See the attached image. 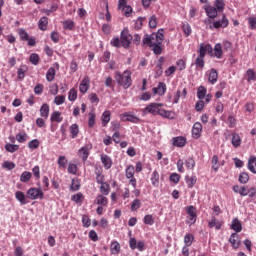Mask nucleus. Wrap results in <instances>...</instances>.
Masks as SVG:
<instances>
[{
    "label": "nucleus",
    "mask_w": 256,
    "mask_h": 256,
    "mask_svg": "<svg viewBox=\"0 0 256 256\" xmlns=\"http://www.w3.org/2000/svg\"><path fill=\"white\" fill-rule=\"evenodd\" d=\"M198 56L195 59L194 65L196 69H204L205 68V55H210L213 57V46L211 44H205L202 43L199 46V49L197 51Z\"/></svg>",
    "instance_id": "1"
},
{
    "label": "nucleus",
    "mask_w": 256,
    "mask_h": 256,
    "mask_svg": "<svg viewBox=\"0 0 256 256\" xmlns=\"http://www.w3.org/2000/svg\"><path fill=\"white\" fill-rule=\"evenodd\" d=\"M115 80L117 81L118 85L120 87H123V89H129L131 85H133V80L131 79V71L126 70L122 74L121 72L115 73Z\"/></svg>",
    "instance_id": "2"
},
{
    "label": "nucleus",
    "mask_w": 256,
    "mask_h": 256,
    "mask_svg": "<svg viewBox=\"0 0 256 256\" xmlns=\"http://www.w3.org/2000/svg\"><path fill=\"white\" fill-rule=\"evenodd\" d=\"M17 33L22 41H27L28 47H35V45H37L35 37H30L29 33H27V30H25L24 28H19L17 30Z\"/></svg>",
    "instance_id": "3"
},
{
    "label": "nucleus",
    "mask_w": 256,
    "mask_h": 256,
    "mask_svg": "<svg viewBox=\"0 0 256 256\" xmlns=\"http://www.w3.org/2000/svg\"><path fill=\"white\" fill-rule=\"evenodd\" d=\"M120 41H121V45L124 49H129V47H131V41H133V36H131V34H129L128 29L122 30V32L120 34Z\"/></svg>",
    "instance_id": "4"
},
{
    "label": "nucleus",
    "mask_w": 256,
    "mask_h": 256,
    "mask_svg": "<svg viewBox=\"0 0 256 256\" xmlns=\"http://www.w3.org/2000/svg\"><path fill=\"white\" fill-rule=\"evenodd\" d=\"M27 197L28 199L35 201L37 199H43L45 197V194L43 193V190H41V188H29L27 191Z\"/></svg>",
    "instance_id": "5"
},
{
    "label": "nucleus",
    "mask_w": 256,
    "mask_h": 256,
    "mask_svg": "<svg viewBox=\"0 0 256 256\" xmlns=\"http://www.w3.org/2000/svg\"><path fill=\"white\" fill-rule=\"evenodd\" d=\"M126 178L130 179L129 184L132 185L134 189L137 188V179L135 178V166L129 165L126 168Z\"/></svg>",
    "instance_id": "6"
},
{
    "label": "nucleus",
    "mask_w": 256,
    "mask_h": 256,
    "mask_svg": "<svg viewBox=\"0 0 256 256\" xmlns=\"http://www.w3.org/2000/svg\"><path fill=\"white\" fill-rule=\"evenodd\" d=\"M160 107H163L162 103H150L143 109L144 115H158Z\"/></svg>",
    "instance_id": "7"
},
{
    "label": "nucleus",
    "mask_w": 256,
    "mask_h": 256,
    "mask_svg": "<svg viewBox=\"0 0 256 256\" xmlns=\"http://www.w3.org/2000/svg\"><path fill=\"white\" fill-rule=\"evenodd\" d=\"M187 215L188 220L186 221V223L188 225H195V223L197 222V208H195V206H188Z\"/></svg>",
    "instance_id": "8"
},
{
    "label": "nucleus",
    "mask_w": 256,
    "mask_h": 256,
    "mask_svg": "<svg viewBox=\"0 0 256 256\" xmlns=\"http://www.w3.org/2000/svg\"><path fill=\"white\" fill-rule=\"evenodd\" d=\"M91 87V78L89 76H85L79 85V91L83 95L89 91V88Z\"/></svg>",
    "instance_id": "9"
},
{
    "label": "nucleus",
    "mask_w": 256,
    "mask_h": 256,
    "mask_svg": "<svg viewBox=\"0 0 256 256\" xmlns=\"http://www.w3.org/2000/svg\"><path fill=\"white\" fill-rule=\"evenodd\" d=\"M203 133V124L201 122H196L192 126V137L193 139H200Z\"/></svg>",
    "instance_id": "10"
},
{
    "label": "nucleus",
    "mask_w": 256,
    "mask_h": 256,
    "mask_svg": "<svg viewBox=\"0 0 256 256\" xmlns=\"http://www.w3.org/2000/svg\"><path fill=\"white\" fill-rule=\"evenodd\" d=\"M206 75L208 77V82L211 83V85H215L219 79V72H217V69L212 68L210 71L206 72Z\"/></svg>",
    "instance_id": "11"
},
{
    "label": "nucleus",
    "mask_w": 256,
    "mask_h": 256,
    "mask_svg": "<svg viewBox=\"0 0 256 256\" xmlns=\"http://www.w3.org/2000/svg\"><path fill=\"white\" fill-rule=\"evenodd\" d=\"M152 92L154 95H159L160 97H163L165 93H167V85L164 82H159L157 87H154L152 89Z\"/></svg>",
    "instance_id": "12"
},
{
    "label": "nucleus",
    "mask_w": 256,
    "mask_h": 256,
    "mask_svg": "<svg viewBox=\"0 0 256 256\" xmlns=\"http://www.w3.org/2000/svg\"><path fill=\"white\" fill-rule=\"evenodd\" d=\"M173 147L183 148L187 145V138L185 136H177L172 138Z\"/></svg>",
    "instance_id": "13"
},
{
    "label": "nucleus",
    "mask_w": 256,
    "mask_h": 256,
    "mask_svg": "<svg viewBox=\"0 0 256 256\" xmlns=\"http://www.w3.org/2000/svg\"><path fill=\"white\" fill-rule=\"evenodd\" d=\"M229 26V20L227 19V16H225V14L222 15V19L221 20H218V21H215L213 23V28L214 29H225V27H228Z\"/></svg>",
    "instance_id": "14"
},
{
    "label": "nucleus",
    "mask_w": 256,
    "mask_h": 256,
    "mask_svg": "<svg viewBox=\"0 0 256 256\" xmlns=\"http://www.w3.org/2000/svg\"><path fill=\"white\" fill-rule=\"evenodd\" d=\"M120 119L122 121H129L130 123H139V118L133 114H131L130 112H125L123 114L120 115Z\"/></svg>",
    "instance_id": "15"
},
{
    "label": "nucleus",
    "mask_w": 256,
    "mask_h": 256,
    "mask_svg": "<svg viewBox=\"0 0 256 256\" xmlns=\"http://www.w3.org/2000/svg\"><path fill=\"white\" fill-rule=\"evenodd\" d=\"M90 150L91 149L89 148V146H84L78 150V156L80 157V159H82L84 163L85 161H87V159H89Z\"/></svg>",
    "instance_id": "16"
},
{
    "label": "nucleus",
    "mask_w": 256,
    "mask_h": 256,
    "mask_svg": "<svg viewBox=\"0 0 256 256\" xmlns=\"http://www.w3.org/2000/svg\"><path fill=\"white\" fill-rule=\"evenodd\" d=\"M229 243H231L233 249H239L241 246V240L239 239V235L237 233L231 234L229 238Z\"/></svg>",
    "instance_id": "17"
},
{
    "label": "nucleus",
    "mask_w": 256,
    "mask_h": 256,
    "mask_svg": "<svg viewBox=\"0 0 256 256\" xmlns=\"http://www.w3.org/2000/svg\"><path fill=\"white\" fill-rule=\"evenodd\" d=\"M107 195L99 194L95 198V203L102 207H107L109 205V199L106 197Z\"/></svg>",
    "instance_id": "18"
},
{
    "label": "nucleus",
    "mask_w": 256,
    "mask_h": 256,
    "mask_svg": "<svg viewBox=\"0 0 256 256\" xmlns=\"http://www.w3.org/2000/svg\"><path fill=\"white\" fill-rule=\"evenodd\" d=\"M208 227L210 229H213V227H215L216 231H219V229H221V227H223V222L217 220V218L212 217L211 221L208 222Z\"/></svg>",
    "instance_id": "19"
},
{
    "label": "nucleus",
    "mask_w": 256,
    "mask_h": 256,
    "mask_svg": "<svg viewBox=\"0 0 256 256\" xmlns=\"http://www.w3.org/2000/svg\"><path fill=\"white\" fill-rule=\"evenodd\" d=\"M110 253L112 255H119V253H121V244L117 241H112L110 245Z\"/></svg>",
    "instance_id": "20"
},
{
    "label": "nucleus",
    "mask_w": 256,
    "mask_h": 256,
    "mask_svg": "<svg viewBox=\"0 0 256 256\" xmlns=\"http://www.w3.org/2000/svg\"><path fill=\"white\" fill-rule=\"evenodd\" d=\"M15 197H16L17 201H19V203L22 204V205H27V203H29L27 201V196L22 191H16L15 192Z\"/></svg>",
    "instance_id": "21"
},
{
    "label": "nucleus",
    "mask_w": 256,
    "mask_h": 256,
    "mask_svg": "<svg viewBox=\"0 0 256 256\" xmlns=\"http://www.w3.org/2000/svg\"><path fill=\"white\" fill-rule=\"evenodd\" d=\"M205 12L207 13V16L210 19H215V17H217V8L215 6H206L205 7Z\"/></svg>",
    "instance_id": "22"
},
{
    "label": "nucleus",
    "mask_w": 256,
    "mask_h": 256,
    "mask_svg": "<svg viewBox=\"0 0 256 256\" xmlns=\"http://www.w3.org/2000/svg\"><path fill=\"white\" fill-rule=\"evenodd\" d=\"M241 136H239L238 133H232V140H231V144L233 147H235V149H237L238 147H241Z\"/></svg>",
    "instance_id": "23"
},
{
    "label": "nucleus",
    "mask_w": 256,
    "mask_h": 256,
    "mask_svg": "<svg viewBox=\"0 0 256 256\" xmlns=\"http://www.w3.org/2000/svg\"><path fill=\"white\" fill-rule=\"evenodd\" d=\"M101 163L104 165L106 169H109L113 165V161L111 160V157H109L106 154L101 155Z\"/></svg>",
    "instance_id": "24"
},
{
    "label": "nucleus",
    "mask_w": 256,
    "mask_h": 256,
    "mask_svg": "<svg viewBox=\"0 0 256 256\" xmlns=\"http://www.w3.org/2000/svg\"><path fill=\"white\" fill-rule=\"evenodd\" d=\"M49 104L44 103L42 104L41 108H40V116L43 117L44 119H49Z\"/></svg>",
    "instance_id": "25"
},
{
    "label": "nucleus",
    "mask_w": 256,
    "mask_h": 256,
    "mask_svg": "<svg viewBox=\"0 0 256 256\" xmlns=\"http://www.w3.org/2000/svg\"><path fill=\"white\" fill-rule=\"evenodd\" d=\"M231 229H233V231H235L236 233H241V231H243V225H241L239 219L235 218L232 221Z\"/></svg>",
    "instance_id": "26"
},
{
    "label": "nucleus",
    "mask_w": 256,
    "mask_h": 256,
    "mask_svg": "<svg viewBox=\"0 0 256 256\" xmlns=\"http://www.w3.org/2000/svg\"><path fill=\"white\" fill-rule=\"evenodd\" d=\"M223 46L218 43L214 46V57H216V59H221L223 57Z\"/></svg>",
    "instance_id": "27"
},
{
    "label": "nucleus",
    "mask_w": 256,
    "mask_h": 256,
    "mask_svg": "<svg viewBox=\"0 0 256 256\" xmlns=\"http://www.w3.org/2000/svg\"><path fill=\"white\" fill-rule=\"evenodd\" d=\"M47 25H49V18H47L45 16L40 18V20L38 22V27H39L40 31H47Z\"/></svg>",
    "instance_id": "28"
},
{
    "label": "nucleus",
    "mask_w": 256,
    "mask_h": 256,
    "mask_svg": "<svg viewBox=\"0 0 256 256\" xmlns=\"http://www.w3.org/2000/svg\"><path fill=\"white\" fill-rule=\"evenodd\" d=\"M50 121H52V123H62L63 118L61 117V112L54 111L51 114Z\"/></svg>",
    "instance_id": "29"
},
{
    "label": "nucleus",
    "mask_w": 256,
    "mask_h": 256,
    "mask_svg": "<svg viewBox=\"0 0 256 256\" xmlns=\"http://www.w3.org/2000/svg\"><path fill=\"white\" fill-rule=\"evenodd\" d=\"M158 115H160L161 117H164L166 119H173L174 118V114L172 111L169 110H165V109H158Z\"/></svg>",
    "instance_id": "30"
},
{
    "label": "nucleus",
    "mask_w": 256,
    "mask_h": 256,
    "mask_svg": "<svg viewBox=\"0 0 256 256\" xmlns=\"http://www.w3.org/2000/svg\"><path fill=\"white\" fill-rule=\"evenodd\" d=\"M248 169L251 173H256V157L250 156L248 160Z\"/></svg>",
    "instance_id": "31"
},
{
    "label": "nucleus",
    "mask_w": 256,
    "mask_h": 256,
    "mask_svg": "<svg viewBox=\"0 0 256 256\" xmlns=\"http://www.w3.org/2000/svg\"><path fill=\"white\" fill-rule=\"evenodd\" d=\"M110 192H111V185H109V183L107 182L102 183L100 186V193L102 195H109Z\"/></svg>",
    "instance_id": "32"
},
{
    "label": "nucleus",
    "mask_w": 256,
    "mask_h": 256,
    "mask_svg": "<svg viewBox=\"0 0 256 256\" xmlns=\"http://www.w3.org/2000/svg\"><path fill=\"white\" fill-rule=\"evenodd\" d=\"M211 165L213 171L217 172L219 171V167H221V164L219 163V156L214 155L211 160Z\"/></svg>",
    "instance_id": "33"
},
{
    "label": "nucleus",
    "mask_w": 256,
    "mask_h": 256,
    "mask_svg": "<svg viewBox=\"0 0 256 256\" xmlns=\"http://www.w3.org/2000/svg\"><path fill=\"white\" fill-rule=\"evenodd\" d=\"M185 181L189 189H193V187H195V183H197V176H186Z\"/></svg>",
    "instance_id": "34"
},
{
    "label": "nucleus",
    "mask_w": 256,
    "mask_h": 256,
    "mask_svg": "<svg viewBox=\"0 0 256 256\" xmlns=\"http://www.w3.org/2000/svg\"><path fill=\"white\" fill-rule=\"evenodd\" d=\"M111 121V112L104 111L102 114V127H107V123Z\"/></svg>",
    "instance_id": "35"
},
{
    "label": "nucleus",
    "mask_w": 256,
    "mask_h": 256,
    "mask_svg": "<svg viewBox=\"0 0 256 256\" xmlns=\"http://www.w3.org/2000/svg\"><path fill=\"white\" fill-rule=\"evenodd\" d=\"M164 33L165 30L163 29H159L156 35H153L154 40L156 39V43H158L159 45H161L163 43V39H164Z\"/></svg>",
    "instance_id": "36"
},
{
    "label": "nucleus",
    "mask_w": 256,
    "mask_h": 256,
    "mask_svg": "<svg viewBox=\"0 0 256 256\" xmlns=\"http://www.w3.org/2000/svg\"><path fill=\"white\" fill-rule=\"evenodd\" d=\"M57 163L60 169H67V163H69V160H67V157L65 156H59Z\"/></svg>",
    "instance_id": "37"
},
{
    "label": "nucleus",
    "mask_w": 256,
    "mask_h": 256,
    "mask_svg": "<svg viewBox=\"0 0 256 256\" xmlns=\"http://www.w3.org/2000/svg\"><path fill=\"white\" fill-rule=\"evenodd\" d=\"M31 177H33V174L29 171H24L20 176V181L22 183H29L31 181Z\"/></svg>",
    "instance_id": "38"
},
{
    "label": "nucleus",
    "mask_w": 256,
    "mask_h": 256,
    "mask_svg": "<svg viewBox=\"0 0 256 256\" xmlns=\"http://www.w3.org/2000/svg\"><path fill=\"white\" fill-rule=\"evenodd\" d=\"M62 25L67 31H73L75 29V22L73 20H65L62 22Z\"/></svg>",
    "instance_id": "39"
},
{
    "label": "nucleus",
    "mask_w": 256,
    "mask_h": 256,
    "mask_svg": "<svg viewBox=\"0 0 256 256\" xmlns=\"http://www.w3.org/2000/svg\"><path fill=\"white\" fill-rule=\"evenodd\" d=\"M56 71L55 68L50 67L46 73V80L51 83L55 79Z\"/></svg>",
    "instance_id": "40"
},
{
    "label": "nucleus",
    "mask_w": 256,
    "mask_h": 256,
    "mask_svg": "<svg viewBox=\"0 0 256 256\" xmlns=\"http://www.w3.org/2000/svg\"><path fill=\"white\" fill-rule=\"evenodd\" d=\"M151 183L153 187H159V172L155 170L151 175Z\"/></svg>",
    "instance_id": "41"
},
{
    "label": "nucleus",
    "mask_w": 256,
    "mask_h": 256,
    "mask_svg": "<svg viewBox=\"0 0 256 256\" xmlns=\"http://www.w3.org/2000/svg\"><path fill=\"white\" fill-rule=\"evenodd\" d=\"M182 31L185 35V37H189L193 31L191 30V25H189L187 22L182 23Z\"/></svg>",
    "instance_id": "42"
},
{
    "label": "nucleus",
    "mask_w": 256,
    "mask_h": 256,
    "mask_svg": "<svg viewBox=\"0 0 256 256\" xmlns=\"http://www.w3.org/2000/svg\"><path fill=\"white\" fill-rule=\"evenodd\" d=\"M193 241H195V236H193V234H186L184 236V243L186 247H191V245H193Z\"/></svg>",
    "instance_id": "43"
},
{
    "label": "nucleus",
    "mask_w": 256,
    "mask_h": 256,
    "mask_svg": "<svg viewBox=\"0 0 256 256\" xmlns=\"http://www.w3.org/2000/svg\"><path fill=\"white\" fill-rule=\"evenodd\" d=\"M4 148H5V150H6L8 153H16V151L19 149V145L7 143V144L4 146Z\"/></svg>",
    "instance_id": "44"
},
{
    "label": "nucleus",
    "mask_w": 256,
    "mask_h": 256,
    "mask_svg": "<svg viewBox=\"0 0 256 256\" xmlns=\"http://www.w3.org/2000/svg\"><path fill=\"white\" fill-rule=\"evenodd\" d=\"M70 133H71L72 139H77V135H79V125L72 124L70 126Z\"/></svg>",
    "instance_id": "45"
},
{
    "label": "nucleus",
    "mask_w": 256,
    "mask_h": 256,
    "mask_svg": "<svg viewBox=\"0 0 256 256\" xmlns=\"http://www.w3.org/2000/svg\"><path fill=\"white\" fill-rule=\"evenodd\" d=\"M27 139H29V136L25 132L16 134V141H18V143H25Z\"/></svg>",
    "instance_id": "46"
},
{
    "label": "nucleus",
    "mask_w": 256,
    "mask_h": 256,
    "mask_svg": "<svg viewBox=\"0 0 256 256\" xmlns=\"http://www.w3.org/2000/svg\"><path fill=\"white\" fill-rule=\"evenodd\" d=\"M25 73H27V66H21L20 68H18L17 75L20 81H23V79H25Z\"/></svg>",
    "instance_id": "47"
},
{
    "label": "nucleus",
    "mask_w": 256,
    "mask_h": 256,
    "mask_svg": "<svg viewBox=\"0 0 256 256\" xmlns=\"http://www.w3.org/2000/svg\"><path fill=\"white\" fill-rule=\"evenodd\" d=\"M206 96H207V88H205L204 86H200L197 91L198 99H205Z\"/></svg>",
    "instance_id": "48"
},
{
    "label": "nucleus",
    "mask_w": 256,
    "mask_h": 256,
    "mask_svg": "<svg viewBox=\"0 0 256 256\" xmlns=\"http://www.w3.org/2000/svg\"><path fill=\"white\" fill-rule=\"evenodd\" d=\"M29 61L30 63H32V65H39V61H41V58L39 57V54L32 53L29 57Z\"/></svg>",
    "instance_id": "49"
},
{
    "label": "nucleus",
    "mask_w": 256,
    "mask_h": 256,
    "mask_svg": "<svg viewBox=\"0 0 256 256\" xmlns=\"http://www.w3.org/2000/svg\"><path fill=\"white\" fill-rule=\"evenodd\" d=\"M143 223L145 225H154L155 218H153V215H151V214L145 215L144 219H143Z\"/></svg>",
    "instance_id": "50"
},
{
    "label": "nucleus",
    "mask_w": 256,
    "mask_h": 256,
    "mask_svg": "<svg viewBox=\"0 0 256 256\" xmlns=\"http://www.w3.org/2000/svg\"><path fill=\"white\" fill-rule=\"evenodd\" d=\"M239 183H242V185H245V183H249V174L246 172L240 173Z\"/></svg>",
    "instance_id": "51"
},
{
    "label": "nucleus",
    "mask_w": 256,
    "mask_h": 256,
    "mask_svg": "<svg viewBox=\"0 0 256 256\" xmlns=\"http://www.w3.org/2000/svg\"><path fill=\"white\" fill-rule=\"evenodd\" d=\"M151 47L153 48V52L155 55H161V53L163 52L161 44H159L158 42H154V44H152Z\"/></svg>",
    "instance_id": "52"
},
{
    "label": "nucleus",
    "mask_w": 256,
    "mask_h": 256,
    "mask_svg": "<svg viewBox=\"0 0 256 256\" xmlns=\"http://www.w3.org/2000/svg\"><path fill=\"white\" fill-rule=\"evenodd\" d=\"M185 166L187 169L194 170L195 169V159L189 157L185 160Z\"/></svg>",
    "instance_id": "53"
},
{
    "label": "nucleus",
    "mask_w": 256,
    "mask_h": 256,
    "mask_svg": "<svg viewBox=\"0 0 256 256\" xmlns=\"http://www.w3.org/2000/svg\"><path fill=\"white\" fill-rule=\"evenodd\" d=\"M110 45L111 47H116L117 49L123 47L121 44V38L119 39V37L112 38V40L110 41Z\"/></svg>",
    "instance_id": "54"
},
{
    "label": "nucleus",
    "mask_w": 256,
    "mask_h": 256,
    "mask_svg": "<svg viewBox=\"0 0 256 256\" xmlns=\"http://www.w3.org/2000/svg\"><path fill=\"white\" fill-rule=\"evenodd\" d=\"M245 113H253L255 111V103L247 102L244 106Z\"/></svg>",
    "instance_id": "55"
},
{
    "label": "nucleus",
    "mask_w": 256,
    "mask_h": 256,
    "mask_svg": "<svg viewBox=\"0 0 256 256\" xmlns=\"http://www.w3.org/2000/svg\"><path fill=\"white\" fill-rule=\"evenodd\" d=\"M214 5L219 13L223 12V9H225V1L223 0H216Z\"/></svg>",
    "instance_id": "56"
},
{
    "label": "nucleus",
    "mask_w": 256,
    "mask_h": 256,
    "mask_svg": "<svg viewBox=\"0 0 256 256\" xmlns=\"http://www.w3.org/2000/svg\"><path fill=\"white\" fill-rule=\"evenodd\" d=\"M68 100L69 101H77V89L71 88L68 93Z\"/></svg>",
    "instance_id": "57"
},
{
    "label": "nucleus",
    "mask_w": 256,
    "mask_h": 256,
    "mask_svg": "<svg viewBox=\"0 0 256 256\" xmlns=\"http://www.w3.org/2000/svg\"><path fill=\"white\" fill-rule=\"evenodd\" d=\"M247 81H256V73L253 69H249L246 72Z\"/></svg>",
    "instance_id": "58"
},
{
    "label": "nucleus",
    "mask_w": 256,
    "mask_h": 256,
    "mask_svg": "<svg viewBox=\"0 0 256 256\" xmlns=\"http://www.w3.org/2000/svg\"><path fill=\"white\" fill-rule=\"evenodd\" d=\"M143 43L144 45H149V47H151L155 43V36H146L143 38Z\"/></svg>",
    "instance_id": "59"
},
{
    "label": "nucleus",
    "mask_w": 256,
    "mask_h": 256,
    "mask_svg": "<svg viewBox=\"0 0 256 256\" xmlns=\"http://www.w3.org/2000/svg\"><path fill=\"white\" fill-rule=\"evenodd\" d=\"M3 169H7V171H13L15 169V163L11 161H5L2 164Z\"/></svg>",
    "instance_id": "60"
},
{
    "label": "nucleus",
    "mask_w": 256,
    "mask_h": 256,
    "mask_svg": "<svg viewBox=\"0 0 256 256\" xmlns=\"http://www.w3.org/2000/svg\"><path fill=\"white\" fill-rule=\"evenodd\" d=\"M141 208V200L135 199L131 203V211H137Z\"/></svg>",
    "instance_id": "61"
},
{
    "label": "nucleus",
    "mask_w": 256,
    "mask_h": 256,
    "mask_svg": "<svg viewBox=\"0 0 256 256\" xmlns=\"http://www.w3.org/2000/svg\"><path fill=\"white\" fill-rule=\"evenodd\" d=\"M68 173L70 175H77V166L74 163H69L67 168Z\"/></svg>",
    "instance_id": "62"
},
{
    "label": "nucleus",
    "mask_w": 256,
    "mask_h": 256,
    "mask_svg": "<svg viewBox=\"0 0 256 256\" xmlns=\"http://www.w3.org/2000/svg\"><path fill=\"white\" fill-rule=\"evenodd\" d=\"M55 105H63L65 103V96L64 95H58L54 98Z\"/></svg>",
    "instance_id": "63"
},
{
    "label": "nucleus",
    "mask_w": 256,
    "mask_h": 256,
    "mask_svg": "<svg viewBox=\"0 0 256 256\" xmlns=\"http://www.w3.org/2000/svg\"><path fill=\"white\" fill-rule=\"evenodd\" d=\"M248 25H249L250 29L255 30L256 29V17L248 18Z\"/></svg>",
    "instance_id": "64"
}]
</instances>
